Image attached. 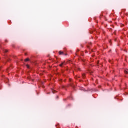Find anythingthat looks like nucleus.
<instances>
[{
  "mask_svg": "<svg viewBox=\"0 0 128 128\" xmlns=\"http://www.w3.org/2000/svg\"><path fill=\"white\" fill-rule=\"evenodd\" d=\"M65 56H67V54H65Z\"/></svg>",
  "mask_w": 128,
  "mask_h": 128,
  "instance_id": "obj_14",
  "label": "nucleus"
},
{
  "mask_svg": "<svg viewBox=\"0 0 128 128\" xmlns=\"http://www.w3.org/2000/svg\"><path fill=\"white\" fill-rule=\"evenodd\" d=\"M59 54H60V56H62V54H64V52L60 51L59 52Z\"/></svg>",
  "mask_w": 128,
  "mask_h": 128,
  "instance_id": "obj_1",
  "label": "nucleus"
},
{
  "mask_svg": "<svg viewBox=\"0 0 128 128\" xmlns=\"http://www.w3.org/2000/svg\"><path fill=\"white\" fill-rule=\"evenodd\" d=\"M82 78H86V74H82Z\"/></svg>",
  "mask_w": 128,
  "mask_h": 128,
  "instance_id": "obj_4",
  "label": "nucleus"
},
{
  "mask_svg": "<svg viewBox=\"0 0 128 128\" xmlns=\"http://www.w3.org/2000/svg\"><path fill=\"white\" fill-rule=\"evenodd\" d=\"M57 98H58V96H57Z\"/></svg>",
  "mask_w": 128,
  "mask_h": 128,
  "instance_id": "obj_13",
  "label": "nucleus"
},
{
  "mask_svg": "<svg viewBox=\"0 0 128 128\" xmlns=\"http://www.w3.org/2000/svg\"><path fill=\"white\" fill-rule=\"evenodd\" d=\"M4 52H8V50H4Z\"/></svg>",
  "mask_w": 128,
  "mask_h": 128,
  "instance_id": "obj_10",
  "label": "nucleus"
},
{
  "mask_svg": "<svg viewBox=\"0 0 128 128\" xmlns=\"http://www.w3.org/2000/svg\"><path fill=\"white\" fill-rule=\"evenodd\" d=\"M52 92L53 94H54V92H56V91L54 90H52Z\"/></svg>",
  "mask_w": 128,
  "mask_h": 128,
  "instance_id": "obj_6",
  "label": "nucleus"
},
{
  "mask_svg": "<svg viewBox=\"0 0 128 128\" xmlns=\"http://www.w3.org/2000/svg\"><path fill=\"white\" fill-rule=\"evenodd\" d=\"M0 48H2V46L0 45Z\"/></svg>",
  "mask_w": 128,
  "mask_h": 128,
  "instance_id": "obj_12",
  "label": "nucleus"
},
{
  "mask_svg": "<svg viewBox=\"0 0 128 128\" xmlns=\"http://www.w3.org/2000/svg\"><path fill=\"white\" fill-rule=\"evenodd\" d=\"M28 80H32V82H34V79L32 78H30V77H28Z\"/></svg>",
  "mask_w": 128,
  "mask_h": 128,
  "instance_id": "obj_2",
  "label": "nucleus"
},
{
  "mask_svg": "<svg viewBox=\"0 0 128 128\" xmlns=\"http://www.w3.org/2000/svg\"><path fill=\"white\" fill-rule=\"evenodd\" d=\"M64 66V63H62L61 64H60V66Z\"/></svg>",
  "mask_w": 128,
  "mask_h": 128,
  "instance_id": "obj_8",
  "label": "nucleus"
},
{
  "mask_svg": "<svg viewBox=\"0 0 128 128\" xmlns=\"http://www.w3.org/2000/svg\"><path fill=\"white\" fill-rule=\"evenodd\" d=\"M124 72L126 74H128V70H125Z\"/></svg>",
  "mask_w": 128,
  "mask_h": 128,
  "instance_id": "obj_3",
  "label": "nucleus"
},
{
  "mask_svg": "<svg viewBox=\"0 0 128 128\" xmlns=\"http://www.w3.org/2000/svg\"><path fill=\"white\" fill-rule=\"evenodd\" d=\"M70 86H72V88H74V86H73L72 84H70Z\"/></svg>",
  "mask_w": 128,
  "mask_h": 128,
  "instance_id": "obj_7",
  "label": "nucleus"
},
{
  "mask_svg": "<svg viewBox=\"0 0 128 128\" xmlns=\"http://www.w3.org/2000/svg\"><path fill=\"white\" fill-rule=\"evenodd\" d=\"M26 67L28 68H30V66L26 65Z\"/></svg>",
  "mask_w": 128,
  "mask_h": 128,
  "instance_id": "obj_9",
  "label": "nucleus"
},
{
  "mask_svg": "<svg viewBox=\"0 0 128 128\" xmlns=\"http://www.w3.org/2000/svg\"><path fill=\"white\" fill-rule=\"evenodd\" d=\"M60 82H62V80H60Z\"/></svg>",
  "mask_w": 128,
  "mask_h": 128,
  "instance_id": "obj_11",
  "label": "nucleus"
},
{
  "mask_svg": "<svg viewBox=\"0 0 128 128\" xmlns=\"http://www.w3.org/2000/svg\"><path fill=\"white\" fill-rule=\"evenodd\" d=\"M25 62H30V59L29 58H27L25 60Z\"/></svg>",
  "mask_w": 128,
  "mask_h": 128,
  "instance_id": "obj_5",
  "label": "nucleus"
}]
</instances>
